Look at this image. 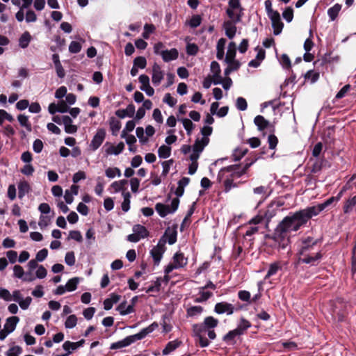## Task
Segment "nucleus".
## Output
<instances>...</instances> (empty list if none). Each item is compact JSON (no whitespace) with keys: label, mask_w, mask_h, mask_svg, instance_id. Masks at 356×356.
<instances>
[{"label":"nucleus","mask_w":356,"mask_h":356,"mask_svg":"<svg viewBox=\"0 0 356 356\" xmlns=\"http://www.w3.org/2000/svg\"><path fill=\"white\" fill-rule=\"evenodd\" d=\"M235 106L237 110L244 111L248 108V103L245 98L239 97L236 100Z\"/></svg>","instance_id":"nucleus-52"},{"label":"nucleus","mask_w":356,"mask_h":356,"mask_svg":"<svg viewBox=\"0 0 356 356\" xmlns=\"http://www.w3.org/2000/svg\"><path fill=\"white\" fill-rule=\"evenodd\" d=\"M356 205V195L349 197L345 202L343 207V213L346 214L350 213L353 211V208Z\"/></svg>","instance_id":"nucleus-34"},{"label":"nucleus","mask_w":356,"mask_h":356,"mask_svg":"<svg viewBox=\"0 0 356 356\" xmlns=\"http://www.w3.org/2000/svg\"><path fill=\"white\" fill-rule=\"evenodd\" d=\"M239 336L234 330H232L224 335L222 340L227 345H234L236 343V338Z\"/></svg>","instance_id":"nucleus-35"},{"label":"nucleus","mask_w":356,"mask_h":356,"mask_svg":"<svg viewBox=\"0 0 356 356\" xmlns=\"http://www.w3.org/2000/svg\"><path fill=\"white\" fill-rule=\"evenodd\" d=\"M18 195L19 198H22L26 193L29 192V185L26 181H21L18 185Z\"/></svg>","instance_id":"nucleus-51"},{"label":"nucleus","mask_w":356,"mask_h":356,"mask_svg":"<svg viewBox=\"0 0 356 356\" xmlns=\"http://www.w3.org/2000/svg\"><path fill=\"white\" fill-rule=\"evenodd\" d=\"M64 339V334L61 332L56 333L52 337V339L46 341V347L50 348L53 346L54 343H58L63 341Z\"/></svg>","instance_id":"nucleus-42"},{"label":"nucleus","mask_w":356,"mask_h":356,"mask_svg":"<svg viewBox=\"0 0 356 356\" xmlns=\"http://www.w3.org/2000/svg\"><path fill=\"white\" fill-rule=\"evenodd\" d=\"M193 330L195 337L205 336L208 333V330L204 326L203 323L193 325Z\"/></svg>","instance_id":"nucleus-38"},{"label":"nucleus","mask_w":356,"mask_h":356,"mask_svg":"<svg viewBox=\"0 0 356 356\" xmlns=\"http://www.w3.org/2000/svg\"><path fill=\"white\" fill-rule=\"evenodd\" d=\"M19 321V317L15 316L8 318L3 326V329L7 331V333L10 334L15 330L16 325Z\"/></svg>","instance_id":"nucleus-26"},{"label":"nucleus","mask_w":356,"mask_h":356,"mask_svg":"<svg viewBox=\"0 0 356 356\" xmlns=\"http://www.w3.org/2000/svg\"><path fill=\"white\" fill-rule=\"evenodd\" d=\"M226 39L225 38H220L218 40L217 44H216V57L218 60H222L224 58V50H225V46L226 44Z\"/></svg>","instance_id":"nucleus-36"},{"label":"nucleus","mask_w":356,"mask_h":356,"mask_svg":"<svg viewBox=\"0 0 356 356\" xmlns=\"http://www.w3.org/2000/svg\"><path fill=\"white\" fill-rule=\"evenodd\" d=\"M341 9V6L339 3H336L327 10V15L332 21L337 18Z\"/></svg>","instance_id":"nucleus-41"},{"label":"nucleus","mask_w":356,"mask_h":356,"mask_svg":"<svg viewBox=\"0 0 356 356\" xmlns=\"http://www.w3.org/2000/svg\"><path fill=\"white\" fill-rule=\"evenodd\" d=\"M65 262L69 266H72L75 264V255L73 251H69L65 257Z\"/></svg>","instance_id":"nucleus-62"},{"label":"nucleus","mask_w":356,"mask_h":356,"mask_svg":"<svg viewBox=\"0 0 356 356\" xmlns=\"http://www.w3.org/2000/svg\"><path fill=\"white\" fill-rule=\"evenodd\" d=\"M22 349L21 347L16 346L10 348L6 353L7 356H19L22 353Z\"/></svg>","instance_id":"nucleus-64"},{"label":"nucleus","mask_w":356,"mask_h":356,"mask_svg":"<svg viewBox=\"0 0 356 356\" xmlns=\"http://www.w3.org/2000/svg\"><path fill=\"white\" fill-rule=\"evenodd\" d=\"M17 120L22 127H24L27 131H31V124L29 121L28 116L20 114L17 117Z\"/></svg>","instance_id":"nucleus-47"},{"label":"nucleus","mask_w":356,"mask_h":356,"mask_svg":"<svg viewBox=\"0 0 356 356\" xmlns=\"http://www.w3.org/2000/svg\"><path fill=\"white\" fill-rule=\"evenodd\" d=\"M179 204V200L174 198L172 200L170 205H166L163 203L156 204L155 209L161 218H164L168 214L174 213L177 210Z\"/></svg>","instance_id":"nucleus-7"},{"label":"nucleus","mask_w":356,"mask_h":356,"mask_svg":"<svg viewBox=\"0 0 356 356\" xmlns=\"http://www.w3.org/2000/svg\"><path fill=\"white\" fill-rule=\"evenodd\" d=\"M335 200L334 197H331L326 200L324 202L321 204H318L315 206L312 207H308L309 211L311 212L312 215L314 216H316L318 215L321 211H323L324 209H325L328 206H330L332 202Z\"/></svg>","instance_id":"nucleus-15"},{"label":"nucleus","mask_w":356,"mask_h":356,"mask_svg":"<svg viewBox=\"0 0 356 356\" xmlns=\"http://www.w3.org/2000/svg\"><path fill=\"white\" fill-rule=\"evenodd\" d=\"M312 217L307 207L296 212H290L277 225L272 239L280 248L285 249L290 244L291 233L305 226Z\"/></svg>","instance_id":"nucleus-1"},{"label":"nucleus","mask_w":356,"mask_h":356,"mask_svg":"<svg viewBox=\"0 0 356 356\" xmlns=\"http://www.w3.org/2000/svg\"><path fill=\"white\" fill-rule=\"evenodd\" d=\"M116 310L119 312L120 315L126 316L133 313L134 308H133V305L127 306V302L123 301L117 307Z\"/></svg>","instance_id":"nucleus-33"},{"label":"nucleus","mask_w":356,"mask_h":356,"mask_svg":"<svg viewBox=\"0 0 356 356\" xmlns=\"http://www.w3.org/2000/svg\"><path fill=\"white\" fill-rule=\"evenodd\" d=\"M226 13L229 20L234 21L235 22H240L241 21V17L243 16V10H233V9H227Z\"/></svg>","instance_id":"nucleus-31"},{"label":"nucleus","mask_w":356,"mask_h":356,"mask_svg":"<svg viewBox=\"0 0 356 356\" xmlns=\"http://www.w3.org/2000/svg\"><path fill=\"white\" fill-rule=\"evenodd\" d=\"M170 153L171 147L168 145H163L158 149V155L161 159L168 158L170 156Z\"/></svg>","instance_id":"nucleus-44"},{"label":"nucleus","mask_w":356,"mask_h":356,"mask_svg":"<svg viewBox=\"0 0 356 356\" xmlns=\"http://www.w3.org/2000/svg\"><path fill=\"white\" fill-rule=\"evenodd\" d=\"M79 281L80 279L79 277H74L72 279H70L65 285L58 286L54 291V293L56 295H63L67 291H74V290L76 289Z\"/></svg>","instance_id":"nucleus-9"},{"label":"nucleus","mask_w":356,"mask_h":356,"mask_svg":"<svg viewBox=\"0 0 356 356\" xmlns=\"http://www.w3.org/2000/svg\"><path fill=\"white\" fill-rule=\"evenodd\" d=\"M281 269V266L280 265L279 262H274L273 264H270L269 266L268 270L264 277V280H266L268 278H270L271 276L275 275L279 270Z\"/></svg>","instance_id":"nucleus-39"},{"label":"nucleus","mask_w":356,"mask_h":356,"mask_svg":"<svg viewBox=\"0 0 356 356\" xmlns=\"http://www.w3.org/2000/svg\"><path fill=\"white\" fill-rule=\"evenodd\" d=\"M254 123L259 131H264L270 126V122L262 115H257L254 119Z\"/></svg>","instance_id":"nucleus-29"},{"label":"nucleus","mask_w":356,"mask_h":356,"mask_svg":"<svg viewBox=\"0 0 356 356\" xmlns=\"http://www.w3.org/2000/svg\"><path fill=\"white\" fill-rule=\"evenodd\" d=\"M14 276L15 277L22 279L24 281H26L24 278L26 277V273L24 271L23 268L19 265H15L13 268Z\"/></svg>","instance_id":"nucleus-56"},{"label":"nucleus","mask_w":356,"mask_h":356,"mask_svg":"<svg viewBox=\"0 0 356 356\" xmlns=\"http://www.w3.org/2000/svg\"><path fill=\"white\" fill-rule=\"evenodd\" d=\"M158 327L159 324L156 322H153L149 326L142 329L138 333L128 336L122 340L112 343L110 346V349L118 350L127 347L136 341L145 338L147 335L153 332Z\"/></svg>","instance_id":"nucleus-4"},{"label":"nucleus","mask_w":356,"mask_h":356,"mask_svg":"<svg viewBox=\"0 0 356 356\" xmlns=\"http://www.w3.org/2000/svg\"><path fill=\"white\" fill-rule=\"evenodd\" d=\"M62 350L63 352H61L60 349H57L55 352L56 356H69L71 355L75 350L73 342L70 341H65L62 345Z\"/></svg>","instance_id":"nucleus-19"},{"label":"nucleus","mask_w":356,"mask_h":356,"mask_svg":"<svg viewBox=\"0 0 356 356\" xmlns=\"http://www.w3.org/2000/svg\"><path fill=\"white\" fill-rule=\"evenodd\" d=\"M331 62V55L330 54H325L321 59H318L314 62V65L318 70L320 67L323 66L325 64Z\"/></svg>","instance_id":"nucleus-46"},{"label":"nucleus","mask_w":356,"mask_h":356,"mask_svg":"<svg viewBox=\"0 0 356 356\" xmlns=\"http://www.w3.org/2000/svg\"><path fill=\"white\" fill-rule=\"evenodd\" d=\"M109 125H110V128L112 131V134L113 135H115L120 131V129L121 128L120 121L114 117L110 118Z\"/></svg>","instance_id":"nucleus-40"},{"label":"nucleus","mask_w":356,"mask_h":356,"mask_svg":"<svg viewBox=\"0 0 356 356\" xmlns=\"http://www.w3.org/2000/svg\"><path fill=\"white\" fill-rule=\"evenodd\" d=\"M63 124L67 134H73L78 130L77 126L72 124V120L68 115L65 116L64 119H63Z\"/></svg>","instance_id":"nucleus-24"},{"label":"nucleus","mask_w":356,"mask_h":356,"mask_svg":"<svg viewBox=\"0 0 356 356\" xmlns=\"http://www.w3.org/2000/svg\"><path fill=\"white\" fill-rule=\"evenodd\" d=\"M213 296V293L211 291H205L202 287L199 289L198 296L194 300L195 302L200 303L208 300Z\"/></svg>","instance_id":"nucleus-30"},{"label":"nucleus","mask_w":356,"mask_h":356,"mask_svg":"<svg viewBox=\"0 0 356 356\" xmlns=\"http://www.w3.org/2000/svg\"><path fill=\"white\" fill-rule=\"evenodd\" d=\"M77 323V318L74 314L70 315L65 322V327L67 329H72L74 328Z\"/></svg>","instance_id":"nucleus-53"},{"label":"nucleus","mask_w":356,"mask_h":356,"mask_svg":"<svg viewBox=\"0 0 356 356\" xmlns=\"http://www.w3.org/2000/svg\"><path fill=\"white\" fill-rule=\"evenodd\" d=\"M306 79L310 80L312 83H314L319 79V72H316L314 70H309L305 75Z\"/></svg>","instance_id":"nucleus-59"},{"label":"nucleus","mask_w":356,"mask_h":356,"mask_svg":"<svg viewBox=\"0 0 356 356\" xmlns=\"http://www.w3.org/2000/svg\"><path fill=\"white\" fill-rule=\"evenodd\" d=\"M238 22H235L232 20H227L224 22L222 26L225 30V35L229 39H233L234 38L236 32V24Z\"/></svg>","instance_id":"nucleus-20"},{"label":"nucleus","mask_w":356,"mask_h":356,"mask_svg":"<svg viewBox=\"0 0 356 356\" xmlns=\"http://www.w3.org/2000/svg\"><path fill=\"white\" fill-rule=\"evenodd\" d=\"M136 134L139 139V141L141 144H145L148 141V138L147 136L144 135V129L143 127H137L136 129Z\"/></svg>","instance_id":"nucleus-60"},{"label":"nucleus","mask_w":356,"mask_h":356,"mask_svg":"<svg viewBox=\"0 0 356 356\" xmlns=\"http://www.w3.org/2000/svg\"><path fill=\"white\" fill-rule=\"evenodd\" d=\"M252 326L251 323L244 318H241L237 324V326L234 329L236 334L241 336L243 335L248 329Z\"/></svg>","instance_id":"nucleus-23"},{"label":"nucleus","mask_w":356,"mask_h":356,"mask_svg":"<svg viewBox=\"0 0 356 356\" xmlns=\"http://www.w3.org/2000/svg\"><path fill=\"white\" fill-rule=\"evenodd\" d=\"M211 71L213 73V78H219V80H217V81L213 80V83L215 85L221 83V81H222V77L220 76L221 70H220V65L218 62L212 61L211 63Z\"/></svg>","instance_id":"nucleus-25"},{"label":"nucleus","mask_w":356,"mask_h":356,"mask_svg":"<svg viewBox=\"0 0 356 356\" xmlns=\"http://www.w3.org/2000/svg\"><path fill=\"white\" fill-rule=\"evenodd\" d=\"M278 210L275 207V204H270L264 212V217L268 222L274 216H276Z\"/></svg>","instance_id":"nucleus-37"},{"label":"nucleus","mask_w":356,"mask_h":356,"mask_svg":"<svg viewBox=\"0 0 356 356\" xmlns=\"http://www.w3.org/2000/svg\"><path fill=\"white\" fill-rule=\"evenodd\" d=\"M204 326L208 330L207 336L210 340H213L216 337L214 328L218 325V320L213 316H207L204 319L202 322Z\"/></svg>","instance_id":"nucleus-10"},{"label":"nucleus","mask_w":356,"mask_h":356,"mask_svg":"<svg viewBox=\"0 0 356 356\" xmlns=\"http://www.w3.org/2000/svg\"><path fill=\"white\" fill-rule=\"evenodd\" d=\"M105 148V155H118L121 154L124 149V144L123 142H120L116 146H113L110 145L108 143H106L104 145Z\"/></svg>","instance_id":"nucleus-18"},{"label":"nucleus","mask_w":356,"mask_h":356,"mask_svg":"<svg viewBox=\"0 0 356 356\" xmlns=\"http://www.w3.org/2000/svg\"><path fill=\"white\" fill-rule=\"evenodd\" d=\"M123 195V202L122 203L121 207L123 211L127 212L130 209V198L131 194L129 192H122Z\"/></svg>","instance_id":"nucleus-45"},{"label":"nucleus","mask_w":356,"mask_h":356,"mask_svg":"<svg viewBox=\"0 0 356 356\" xmlns=\"http://www.w3.org/2000/svg\"><path fill=\"white\" fill-rule=\"evenodd\" d=\"M256 161L257 159H254L250 162H247L243 168L238 165H232L221 168L217 179L219 182H223L225 192L227 193L232 188L236 187L237 185L233 182L234 179L239 178L244 175Z\"/></svg>","instance_id":"nucleus-3"},{"label":"nucleus","mask_w":356,"mask_h":356,"mask_svg":"<svg viewBox=\"0 0 356 356\" xmlns=\"http://www.w3.org/2000/svg\"><path fill=\"white\" fill-rule=\"evenodd\" d=\"M253 193L256 195H261L259 203L266 200L271 194V191H268V188L264 186L256 187L253 189Z\"/></svg>","instance_id":"nucleus-32"},{"label":"nucleus","mask_w":356,"mask_h":356,"mask_svg":"<svg viewBox=\"0 0 356 356\" xmlns=\"http://www.w3.org/2000/svg\"><path fill=\"white\" fill-rule=\"evenodd\" d=\"M106 134L104 129L100 128L97 129L90 143V148L92 151H96L102 145L106 138Z\"/></svg>","instance_id":"nucleus-11"},{"label":"nucleus","mask_w":356,"mask_h":356,"mask_svg":"<svg viewBox=\"0 0 356 356\" xmlns=\"http://www.w3.org/2000/svg\"><path fill=\"white\" fill-rule=\"evenodd\" d=\"M179 52L177 49L172 48L170 50L165 49L164 51L161 52V57L164 62H170L175 60L178 58Z\"/></svg>","instance_id":"nucleus-21"},{"label":"nucleus","mask_w":356,"mask_h":356,"mask_svg":"<svg viewBox=\"0 0 356 356\" xmlns=\"http://www.w3.org/2000/svg\"><path fill=\"white\" fill-rule=\"evenodd\" d=\"M133 65L138 69H144L147 65V60L143 56L136 57L134 60Z\"/></svg>","instance_id":"nucleus-55"},{"label":"nucleus","mask_w":356,"mask_h":356,"mask_svg":"<svg viewBox=\"0 0 356 356\" xmlns=\"http://www.w3.org/2000/svg\"><path fill=\"white\" fill-rule=\"evenodd\" d=\"M186 49L188 55L195 56L198 52L199 48L195 43H188Z\"/></svg>","instance_id":"nucleus-63"},{"label":"nucleus","mask_w":356,"mask_h":356,"mask_svg":"<svg viewBox=\"0 0 356 356\" xmlns=\"http://www.w3.org/2000/svg\"><path fill=\"white\" fill-rule=\"evenodd\" d=\"M44 260V249L40 250L36 254L35 259H31L28 263V270L26 273V280H34L36 278L44 277V268L39 265V261Z\"/></svg>","instance_id":"nucleus-5"},{"label":"nucleus","mask_w":356,"mask_h":356,"mask_svg":"<svg viewBox=\"0 0 356 356\" xmlns=\"http://www.w3.org/2000/svg\"><path fill=\"white\" fill-rule=\"evenodd\" d=\"M31 40V35L28 32L24 33L19 40V44L22 48L28 47Z\"/></svg>","instance_id":"nucleus-54"},{"label":"nucleus","mask_w":356,"mask_h":356,"mask_svg":"<svg viewBox=\"0 0 356 356\" xmlns=\"http://www.w3.org/2000/svg\"><path fill=\"white\" fill-rule=\"evenodd\" d=\"M248 152V149L245 147H238L234 150L232 156L234 161L241 160Z\"/></svg>","instance_id":"nucleus-43"},{"label":"nucleus","mask_w":356,"mask_h":356,"mask_svg":"<svg viewBox=\"0 0 356 356\" xmlns=\"http://www.w3.org/2000/svg\"><path fill=\"white\" fill-rule=\"evenodd\" d=\"M165 243L166 240L160 238L157 245L150 250V255L153 259L154 266L159 265L165 251Z\"/></svg>","instance_id":"nucleus-8"},{"label":"nucleus","mask_w":356,"mask_h":356,"mask_svg":"<svg viewBox=\"0 0 356 356\" xmlns=\"http://www.w3.org/2000/svg\"><path fill=\"white\" fill-rule=\"evenodd\" d=\"M179 120L181 121L183 126L187 132V134L191 135V134L194 128V124L191 122V120L188 118H182Z\"/></svg>","instance_id":"nucleus-58"},{"label":"nucleus","mask_w":356,"mask_h":356,"mask_svg":"<svg viewBox=\"0 0 356 356\" xmlns=\"http://www.w3.org/2000/svg\"><path fill=\"white\" fill-rule=\"evenodd\" d=\"M188 264V259L184 254L177 252L172 257V261L168 264L164 268V273L170 274L173 270L184 268Z\"/></svg>","instance_id":"nucleus-6"},{"label":"nucleus","mask_w":356,"mask_h":356,"mask_svg":"<svg viewBox=\"0 0 356 356\" xmlns=\"http://www.w3.org/2000/svg\"><path fill=\"white\" fill-rule=\"evenodd\" d=\"M203 312L202 306H192L187 309V315L190 317H193L200 315Z\"/></svg>","instance_id":"nucleus-50"},{"label":"nucleus","mask_w":356,"mask_h":356,"mask_svg":"<svg viewBox=\"0 0 356 356\" xmlns=\"http://www.w3.org/2000/svg\"><path fill=\"white\" fill-rule=\"evenodd\" d=\"M238 297L241 301L246 302L248 305L252 303L251 294L248 291H239L238 292Z\"/></svg>","instance_id":"nucleus-49"},{"label":"nucleus","mask_w":356,"mask_h":356,"mask_svg":"<svg viewBox=\"0 0 356 356\" xmlns=\"http://www.w3.org/2000/svg\"><path fill=\"white\" fill-rule=\"evenodd\" d=\"M214 312L218 314H226L227 315H231L234 312V307L231 303L220 302L216 304Z\"/></svg>","instance_id":"nucleus-13"},{"label":"nucleus","mask_w":356,"mask_h":356,"mask_svg":"<svg viewBox=\"0 0 356 356\" xmlns=\"http://www.w3.org/2000/svg\"><path fill=\"white\" fill-rule=\"evenodd\" d=\"M209 142V138L206 137H202L200 140L197 139L193 146V150L201 154L204 147L208 145Z\"/></svg>","instance_id":"nucleus-28"},{"label":"nucleus","mask_w":356,"mask_h":356,"mask_svg":"<svg viewBox=\"0 0 356 356\" xmlns=\"http://www.w3.org/2000/svg\"><path fill=\"white\" fill-rule=\"evenodd\" d=\"M127 181L126 179L116 181L111 184V187L114 190L115 193H118L123 189L124 185L127 184Z\"/></svg>","instance_id":"nucleus-57"},{"label":"nucleus","mask_w":356,"mask_h":356,"mask_svg":"<svg viewBox=\"0 0 356 356\" xmlns=\"http://www.w3.org/2000/svg\"><path fill=\"white\" fill-rule=\"evenodd\" d=\"M161 280L160 278H156V280L154 282V283L147 287L146 292L150 293V292H159L160 291L161 288Z\"/></svg>","instance_id":"nucleus-61"},{"label":"nucleus","mask_w":356,"mask_h":356,"mask_svg":"<svg viewBox=\"0 0 356 356\" xmlns=\"http://www.w3.org/2000/svg\"><path fill=\"white\" fill-rule=\"evenodd\" d=\"M133 232H134L138 237H139L140 240L142 238H145L149 236V232L147 228L140 224H137L134 225L132 228Z\"/></svg>","instance_id":"nucleus-27"},{"label":"nucleus","mask_w":356,"mask_h":356,"mask_svg":"<svg viewBox=\"0 0 356 356\" xmlns=\"http://www.w3.org/2000/svg\"><path fill=\"white\" fill-rule=\"evenodd\" d=\"M319 243L318 239L311 236L302 238L299 245L298 261L310 266L317 265L323 257Z\"/></svg>","instance_id":"nucleus-2"},{"label":"nucleus","mask_w":356,"mask_h":356,"mask_svg":"<svg viewBox=\"0 0 356 356\" xmlns=\"http://www.w3.org/2000/svg\"><path fill=\"white\" fill-rule=\"evenodd\" d=\"M164 76V72L161 70V67L157 63H154L152 66V83L157 86H159L161 81L163 80Z\"/></svg>","instance_id":"nucleus-16"},{"label":"nucleus","mask_w":356,"mask_h":356,"mask_svg":"<svg viewBox=\"0 0 356 356\" xmlns=\"http://www.w3.org/2000/svg\"><path fill=\"white\" fill-rule=\"evenodd\" d=\"M139 82L141 83L140 89L145 92L149 97H152L154 94V90L149 85V78L146 74H141L138 78Z\"/></svg>","instance_id":"nucleus-14"},{"label":"nucleus","mask_w":356,"mask_h":356,"mask_svg":"<svg viewBox=\"0 0 356 356\" xmlns=\"http://www.w3.org/2000/svg\"><path fill=\"white\" fill-rule=\"evenodd\" d=\"M105 175L107 177L110 179H113L116 176L120 177L121 176V171L118 168H108L105 170Z\"/></svg>","instance_id":"nucleus-48"},{"label":"nucleus","mask_w":356,"mask_h":356,"mask_svg":"<svg viewBox=\"0 0 356 356\" xmlns=\"http://www.w3.org/2000/svg\"><path fill=\"white\" fill-rule=\"evenodd\" d=\"M177 238V227L174 226L172 227H168L165 231L164 234L161 237V238H164L166 240V243L169 245H173L176 243Z\"/></svg>","instance_id":"nucleus-17"},{"label":"nucleus","mask_w":356,"mask_h":356,"mask_svg":"<svg viewBox=\"0 0 356 356\" xmlns=\"http://www.w3.org/2000/svg\"><path fill=\"white\" fill-rule=\"evenodd\" d=\"M182 342L179 339H175L173 341H169L165 346V348L162 350L163 355H168L172 352H174L176 349H177L181 345Z\"/></svg>","instance_id":"nucleus-22"},{"label":"nucleus","mask_w":356,"mask_h":356,"mask_svg":"<svg viewBox=\"0 0 356 356\" xmlns=\"http://www.w3.org/2000/svg\"><path fill=\"white\" fill-rule=\"evenodd\" d=\"M272 22V27L273 28V34L275 35H280L282 31L284 24L281 21L280 15L277 11H275L271 15H268Z\"/></svg>","instance_id":"nucleus-12"}]
</instances>
